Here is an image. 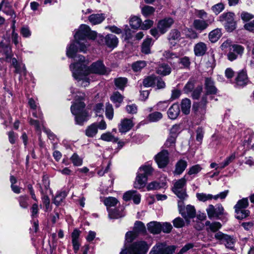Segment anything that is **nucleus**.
<instances>
[{
	"label": "nucleus",
	"instance_id": "7c9ffc66",
	"mask_svg": "<svg viewBox=\"0 0 254 254\" xmlns=\"http://www.w3.org/2000/svg\"><path fill=\"white\" fill-rule=\"evenodd\" d=\"M205 226L207 227L206 230L207 232L211 231L212 232H217L222 226L221 223L219 222L211 223L209 221L205 222Z\"/></svg>",
	"mask_w": 254,
	"mask_h": 254
},
{
	"label": "nucleus",
	"instance_id": "9b49d317",
	"mask_svg": "<svg viewBox=\"0 0 254 254\" xmlns=\"http://www.w3.org/2000/svg\"><path fill=\"white\" fill-rule=\"evenodd\" d=\"M183 203V201L178 202L179 211L182 216L186 219L194 218L196 216V211L194 207L190 205H188L185 208H183L181 207V205Z\"/></svg>",
	"mask_w": 254,
	"mask_h": 254
},
{
	"label": "nucleus",
	"instance_id": "e2e57ef3",
	"mask_svg": "<svg viewBox=\"0 0 254 254\" xmlns=\"http://www.w3.org/2000/svg\"><path fill=\"white\" fill-rule=\"evenodd\" d=\"M137 234L135 232L129 231L126 234V241L128 243L131 242L136 237Z\"/></svg>",
	"mask_w": 254,
	"mask_h": 254
},
{
	"label": "nucleus",
	"instance_id": "72a5a7b5",
	"mask_svg": "<svg viewBox=\"0 0 254 254\" xmlns=\"http://www.w3.org/2000/svg\"><path fill=\"white\" fill-rule=\"evenodd\" d=\"M221 34V29L218 28L215 29L209 33L208 35L209 39L211 42L214 43L217 41L220 38Z\"/></svg>",
	"mask_w": 254,
	"mask_h": 254
},
{
	"label": "nucleus",
	"instance_id": "a211bd4d",
	"mask_svg": "<svg viewBox=\"0 0 254 254\" xmlns=\"http://www.w3.org/2000/svg\"><path fill=\"white\" fill-rule=\"evenodd\" d=\"M178 126H173L171 129L170 135L167 139L165 145L166 147H173L175 146L176 138L177 137L176 132L178 129Z\"/></svg>",
	"mask_w": 254,
	"mask_h": 254
},
{
	"label": "nucleus",
	"instance_id": "6e6552de",
	"mask_svg": "<svg viewBox=\"0 0 254 254\" xmlns=\"http://www.w3.org/2000/svg\"><path fill=\"white\" fill-rule=\"evenodd\" d=\"M187 180L186 176L176 181L173 188V191L177 196L181 199H184L187 197L186 186Z\"/></svg>",
	"mask_w": 254,
	"mask_h": 254
},
{
	"label": "nucleus",
	"instance_id": "37998d69",
	"mask_svg": "<svg viewBox=\"0 0 254 254\" xmlns=\"http://www.w3.org/2000/svg\"><path fill=\"white\" fill-rule=\"evenodd\" d=\"M11 61L12 64L15 69V72L17 73H22L24 74L26 73V68L24 65L23 66L22 68H21L20 65L18 64L16 58H13L11 59L10 62Z\"/></svg>",
	"mask_w": 254,
	"mask_h": 254
},
{
	"label": "nucleus",
	"instance_id": "c85d7f7f",
	"mask_svg": "<svg viewBox=\"0 0 254 254\" xmlns=\"http://www.w3.org/2000/svg\"><path fill=\"white\" fill-rule=\"evenodd\" d=\"M188 165L187 162L184 160H180L175 165V170L174 171L175 175H181L186 169Z\"/></svg>",
	"mask_w": 254,
	"mask_h": 254
},
{
	"label": "nucleus",
	"instance_id": "a878e982",
	"mask_svg": "<svg viewBox=\"0 0 254 254\" xmlns=\"http://www.w3.org/2000/svg\"><path fill=\"white\" fill-rule=\"evenodd\" d=\"M105 19V15L103 13L92 14L88 17V20L93 25L101 23Z\"/></svg>",
	"mask_w": 254,
	"mask_h": 254
},
{
	"label": "nucleus",
	"instance_id": "49530a36",
	"mask_svg": "<svg viewBox=\"0 0 254 254\" xmlns=\"http://www.w3.org/2000/svg\"><path fill=\"white\" fill-rule=\"evenodd\" d=\"M156 77L155 75H151L144 78L143 81V85L145 87H150L155 85Z\"/></svg>",
	"mask_w": 254,
	"mask_h": 254
},
{
	"label": "nucleus",
	"instance_id": "338daca9",
	"mask_svg": "<svg viewBox=\"0 0 254 254\" xmlns=\"http://www.w3.org/2000/svg\"><path fill=\"white\" fill-rule=\"evenodd\" d=\"M172 229V226L170 223L164 222L161 224V231L165 233H169Z\"/></svg>",
	"mask_w": 254,
	"mask_h": 254
},
{
	"label": "nucleus",
	"instance_id": "13d9d810",
	"mask_svg": "<svg viewBox=\"0 0 254 254\" xmlns=\"http://www.w3.org/2000/svg\"><path fill=\"white\" fill-rule=\"evenodd\" d=\"M224 9V5L222 2L217 3L213 5L211 7L212 11L216 14L218 15Z\"/></svg>",
	"mask_w": 254,
	"mask_h": 254
},
{
	"label": "nucleus",
	"instance_id": "393cba45",
	"mask_svg": "<svg viewBox=\"0 0 254 254\" xmlns=\"http://www.w3.org/2000/svg\"><path fill=\"white\" fill-rule=\"evenodd\" d=\"M105 41L106 45L110 48L116 47L118 44V39L114 35L109 34L105 37Z\"/></svg>",
	"mask_w": 254,
	"mask_h": 254
},
{
	"label": "nucleus",
	"instance_id": "cd10ccee",
	"mask_svg": "<svg viewBox=\"0 0 254 254\" xmlns=\"http://www.w3.org/2000/svg\"><path fill=\"white\" fill-rule=\"evenodd\" d=\"M79 50V46L78 45L76 41L71 43L70 46L67 48L66 55L70 58H74L75 57V54Z\"/></svg>",
	"mask_w": 254,
	"mask_h": 254
},
{
	"label": "nucleus",
	"instance_id": "20e7f679",
	"mask_svg": "<svg viewBox=\"0 0 254 254\" xmlns=\"http://www.w3.org/2000/svg\"><path fill=\"white\" fill-rule=\"evenodd\" d=\"M97 33L91 31L90 27L85 24H82L78 31L74 35L76 43L79 46V51L85 53L89 44L86 40V38L94 39L96 37Z\"/></svg>",
	"mask_w": 254,
	"mask_h": 254
},
{
	"label": "nucleus",
	"instance_id": "de8ad7c7",
	"mask_svg": "<svg viewBox=\"0 0 254 254\" xmlns=\"http://www.w3.org/2000/svg\"><path fill=\"white\" fill-rule=\"evenodd\" d=\"M129 22L132 28L137 29L141 27L142 20L140 18L134 16L130 18Z\"/></svg>",
	"mask_w": 254,
	"mask_h": 254
},
{
	"label": "nucleus",
	"instance_id": "f704fd0d",
	"mask_svg": "<svg viewBox=\"0 0 254 254\" xmlns=\"http://www.w3.org/2000/svg\"><path fill=\"white\" fill-rule=\"evenodd\" d=\"M98 132L97 123H93L88 126L85 130V134L89 137H93Z\"/></svg>",
	"mask_w": 254,
	"mask_h": 254
},
{
	"label": "nucleus",
	"instance_id": "1a4fd4ad",
	"mask_svg": "<svg viewBox=\"0 0 254 254\" xmlns=\"http://www.w3.org/2000/svg\"><path fill=\"white\" fill-rule=\"evenodd\" d=\"M176 247L169 246L166 243H158L152 248L149 254H173Z\"/></svg>",
	"mask_w": 254,
	"mask_h": 254
},
{
	"label": "nucleus",
	"instance_id": "864d4df0",
	"mask_svg": "<svg viewBox=\"0 0 254 254\" xmlns=\"http://www.w3.org/2000/svg\"><path fill=\"white\" fill-rule=\"evenodd\" d=\"M240 17L244 22H248L254 19V15L247 11H242L241 13Z\"/></svg>",
	"mask_w": 254,
	"mask_h": 254
},
{
	"label": "nucleus",
	"instance_id": "5701e85b",
	"mask_svg": "<svg viewBox=\"0 0 254 254\" xmlns=\"http://www.w3.org/2000/svg\"><path fill=\"white\" fill-rule=\"evenodd\" d=\"M180 113V106L178 104H173L168 111L169 118L172 120L176 119Z\"/></svg>",
	"mask_w": 254,
	"mask_h": 254
},
{
	"label": "nucleus",
	"instance_id": "473e14b6",
	"mask_svg": "<svg viewBox=\"0 0 254 254\" xmlns=\"http://www.w3.org/2000/svg\"><path fill=\"white\" fill-rule=\"evenodd\" d=\"M181 106L182 111L184 114L188 115L190 113L191 101L189 99L185 98L183 99L181 102Z\"/></svg>",
	"mask_w": 254,
	"mask_h": 254
},
{
	"label": "nucleus",
	"instance_id": "0e129e2a",
	"mask_svg": "<svg viewBox=\"0 0 254 254\" xmlns=\"http://www.w3.org/2000/svg\"><path fill=\"white\" fill-rule=\"evenodd\" d=\"M28 198L27 196L23 195L20 196L19 197L18 200L20 206L23 208H27L28 206Z\"/></svg>",
	"mask_w": 254,
	"mask_h": 254
},
{
	"label": "nucleus",
	"instance_id": "ddd939ff",
	"mask_svg": "<svg viewBox=\"0 0 254 254\" xmlns=\"http://www.w3.org/2000/svg\"><path fill=\"white\" fill-rule=\"evenodd\" d=\"M169 153L166 150H163L155 156V160L159 168L165 167L169 163Z\"/></svg>",
	"mask_w": 254,
	"mask_h": 254
},
{
	"label": "nucleus",
	"instance_id": "7ed1b4c3",
	"mask_svg": "<svg viewBox=\"0 0 254 254\" xmlns=\"http://www.w3.org/2000/svg\"><path fill=\"white\" fill-rule=\"evenodd\" d=\"M75 103L70 107L71 113L75 116V121L77 125L82 126L87 122L89 118L88 113L85 109V104L82 101L85 97V94L78 92Z\"/></svg>",
	"mask_w": 254,
	"mask_h": 254
},
{
	"label": "nucleus",
	"instance_id": "bb28decb",
	"mask_svg": "<svg viewBox=\"0 0 254 254\" xmlns=\"http://www.w3.org/2000/svg\"><path fill=\"white\" fill-rule=\"evenodd\" d=\"M163 56L164 58L172 65L175 66V63L174 61L175 60L178 59L179 58L178 54L176 53H174L170 51H165L163 54Z\"/></svg>",
	"mask_w": 254,
	"mask_h": 254
},
{
	"label": "nucleus",
	"instance_id": "423d86ee",
	"mask_svg": "<svg viewBox=\"0 0 254 254\" xmlns=\"http://www.w3.org/2000/svg\"><path fill=\"white\" fill-rule=\"evenodd\" d=\"M235 14L232 12L223 13L219 17V21L224 25L228 32H232L236 28L237 22Z\"/></svg>",
	"mask_w": 254,
	"mask_h": 254
},
{
	"label": "nucleus",
	"instance_id": "a19ab883",
	"mask_svg": "<svg viewBox=\"0 0 254 254\" xmlns=\"http://www.w3.org/2000/svg\"><path fill=\"white\" fill-rule=\"evenodd\" d=\"M163 117V115L159 112H154L150 114L148 117L147 119L150 122H156L160 120Z\"/></svg>",
	"mask_w": 254,
	"mask_h": 254
},
{
	"label": "nucleus",
	"instance_id": "69168bd1",
	"mask_svg": "<svg viewBox=\"0 0 254 254\" xmlns=\"http://www.w3.org/2000/svg\"><path fill=\"white\" fill-rule=\"evenodd\" d=\"M230 50L233 51L238 55L243 53L244 48L240 45H234L230 47Z\"/></svg>",
	"mask_w": 254,
	"mask_h": 254
},
{
	"label": "nucleus",
	"instance_id": "6e6d98bb",
	"mask_svg": "<svg viewBox=\"0 0 254 254\" xmlns=\"http://www.w3.org/2000/svg\"><path fill=\"white\" fill-rule=\"evenodd\" d=\"M70 160L74 166H79L82 164V159L76 153L71 156Z\"/></svg>",
	"mask_w": 254,
	"mask_h": 254
},
{
	"label": "nucleus",
	"instance_id": "b1692460",
	"mask_svg": "<svg viewBox=\"0 0 254 254\" xmlns=\"http://www.w3.org/2000/svg\"><path fill=\"white\" fill-rule=\"evenodd\" d=\"M248 82L247 74L244 70L240 72L236 78V84L237 86H243Z\"/></svg>",
	"mask_w": 254,
	"mask_h": 254
},
{
	"label": "nucleus",
	"instance_id": "f3484780",
	"mask_svg": "<svg viewBox=\"0 0 254 254\" xmlns=\"http://www.w3.org/2000/svg\"><path fill=\"white\" fill-rule=\"evenodd\" d=\"M212 21H210V20H202V19H195L194 20L192 25L194 28H195L196 30H198L200 32H202V31L205 30L208 26L212 22Z\"/></svg>",
	"mask_w": 254,
	"mask_h": 254
},
{
	"label": "nucleus",
	"instance_id": "412c9836",
	"mask_svg": "<svg viewBox=\"0 0 254 254\" xmlns=\"http://www.w3.org/2000/svg\"><path fill=\"white\" fill-rule=\"evenodd\" d=\"M148 231L153 234H158L161 232V223L152 221L147 224Z\"/></svg>",
	"mask_w": 254,
	"mask_h": 254
},
{
	"label": "nucleus",
	"instance_id": "79ce46f5",
	"mask_svg": "<svg viewBox=\"0 0 254 254\" xmlns=\"http://www.w3.org/2000/svg\"><path fill=\"white\" fill-rule=\"evenodd\" d=\"M155 9L152 6L145 5L141 8V13L143 16L147 17L153 15L155 12Z\"/></svg>",
	"mask_w": 254,
	"mask_h": 254
},
{
	"label": "nucleus",
	"instance_id": "f03ea898",
	"mask_svg": "<svg viewBox=\"0 0 254 254\" xmlns=\"http://www.w3.org/2000/svg\"><path fill=\"white\" fill-rule=\"evenodd\" d=\"M204 89L205 93L202 96L200 102H194L192 106V109L195 115L200 117L204 116L206 113L207 96L216 94L217 93L215 82L211 78L207 77L205 79Z\"/></svg>",
	"mask_w": 254,
	"mask_h": 254
},
{
	"label": "nucleus",
	"instance_id": "9d476101",
	"mask_svg": "<svg viewBox=\"0 0 254 254\" xmlns=\"http://www.w3.org/2000/svg\"><path fill=\"white\" fill-rule=\"evenodd\" d=\"M215 238L220 240L221 243L224 244L228 248H233L236 242L235 239L232 236L218 232L215 234Z\"/></svg>",
	"mask_w": 254,
	"mask_h": 254
},
{
	"label": "nucleus",
	"instance_id": "4468645a",
	"mask_svg": "<svg viewBox=\"0 0 254 254\" xmlns=\"http://www.w3.org/2000/svg\"><path fill=\"white\" fill-rule=\"evenodd\" d=\"M134 124L131 119L125 118L121 121L118 125V129L121 133H126L131 129Z\"/></svg>",
	"mask_w": 254,
	"mask_h": 254
},
{
	"label": "nucleus",
	"instance_id": "4c0bfd02",
	"mask_svg": "<svg viewBox=\"0 0 254 254\" xmlns=\"http://www.w3.org/2000/svg\"><path fill=\"white\" fill-rule=\"evenodd\" d=\"M133 231L135 232L138 235L139 233H145L146 232V228L142 222L137 221L134 223Z\"/></svg>",
	"mask_w": 254,
	"mask_h": 254
},
{
	"label": "nucleus",
	"instance_id": "680f3d73",
	"mask_svg": "<svg viewBox=\"0 0 254 254\" xmlns=\"http://www.w3.org/2000/svg\"><path fill=\"white\" fill-rule=\"evenodd\" d=\"M202 91V87L201 85H199L197 86L194 90L192 91V93L191 94V96L194 99H198L199 98L200 95Z\"/></svg>",
	"mask_w": 254,
	"mask_h": 254
},
{
	"label": "nucleus",
	"instance_id": "0eeeda50",
	"mask_svg": "<svg viewBox=\"0 0 254 254\" xmlns=\"http://www.w3.org/2000/svg\"><path fill=\"white\" fill-rule=\"evenodd\" d=\"M248 205L249 201L247 198H243L237 202L234 206L237 219L241 220L249 215L250 211L245 209Z\"/></svg>",
	"mask_w": 254,
	"mask_h": 254
},
{
	"label": "nucleus",
	"instance_id": "ea45409f",
	"mask_svg": "<svg viewBox=\"0 0 254 254\" xmlns=\"http://www.w3.org/2000/svg\"><path fill=\"white\" fill-rule=\"evenodd\" d=\"M151 42L152 39L150 38H147L144 41L142 45L141 51L142 53L146 54L150 53Z\"/></svg>",
	"mask_w": 254,
	"mask_h": 254
},
{
	"label": "nucleus",
	"instance_id": "8fccbe9b",
	"mask_svg": "<svg viewBox=\"0 0 254 254\" xmlns=\"http://www.w3.org/2000/svg\"><path fill=\"white\" fill-rule=\"evenodd\" d=\"M196 196L197 199L200 201L205 202L207 200L213 199V195L211 194H206L204 193H197Z\"/></svg>",
	"mask_w": 254,
	"mask_h": 254
},
{
	"label": "nucleus",
	"instance_id": "dca6fc26",
	"mask_svg": "<svg viewBox=\"0 0 254 254\" xmlns=\"http://www.w3.org/2000/svg\"><path fill=\"white\" fill-rule=\"evenodd\" d=\"M140 195L136 190H131L126 192L123 195V199L125 201H128L132 199L133 202L138 204L140 202Z\"/></svg>",
	"mask_w": 254,
	"mask_h": 254
},
{
	"label": "nucleus",
	"instance_id": "774afa93",
	"mask_svg": "<svg viewBox=\"0 0 254 254\" xmlns=\"http://www.w3.org/2000/svg\"><path fill=\"white\" fill-rule=\"evenodd\" d=\"M201 169L200 165H195L190 169L188 173L190 175L196 174L201 171Z\"/></svg>",
	"mask_w": 254,
	"mask_h": 254
},
{
	"label": "nucleus",
	"instance_id": "aec40b11",
	"mask_svg": "<svg viewBox=\"0 0 254 254\" xmlns=\"http://www.w3.org/2000/svg\"><path fill=\"white\" fill-rule=\"evenodd\" d=\"M168 39L172 45L175 46L181 39L180 32L177 29H172L168 35Z\"/></svg>",
	"mask_w": 254,
	"mask_h": 254
},
{
	"label": "nucleus",
	"instance_id": "4be33fe9",
	"mask_svg": "<svg viewBox=\"0 0 254 254\" xmlns=\"http://www.w3.org/2000/svg\"><path fill=\"white\" fill-rule=\"evenodd\" d=\"M147 180L146 176H143L142 174L139 172L134 184V188L138 189L143 188L146 185Z\"/></svg>",
	"mask_w": 254,
	"mask_h": 254
},
{
	"label": "nucleus",
	"instance_id": "bf43d9fd",
	"mask_svg": "<svg viewBox=\"0 0 254 254\" xmlns=\"http://www.w3.org/2000/svg\"><path fill=\"white\" fill-rule=\"evenodd\" d=\"M106 116L109 120H112L114 116V110L112 105L108 104L106 106Z\"/></svg>",
	"mask_w": 254,
	"mask_h": 254
},
{
	"label": "nucleus",
	"instance_id": "603ef678",
	"mask_svg": "<svg viewBox=\"0 0 254 254\" xmlns=\"http://www.w3.org/2000/svg\"><path fill=\"white\" fill-rule=\"evenodd\" d=\"M118 203L117 199L114 197H108L105 198L104 204L107 207L114 206Z\"/></svg>",
	"mask_w": 254,
	"mask_h": 254
},
{
	"label": "nucleus",
	"instance_id": "6ab92c4d",
	"mask_svg": "<svg viewBox=\"0 0 254 254\" xmlns=\"http://www.w3.org/2000/svg\"><path fill=\"white\" fill-rule=\"evenodd\" d=\"M207 50L206 44L202 42H199L196 44L193 47V52L196 57H200L204 55Z\"/></svg>",
	"mask_w": 254,
	"mask_h": 254
},
{
	"label": "nucleus",
	"instance_id": "c03bdc74",
	"mask_svg": "<svg viewBox=\"0 0 254 254\" xmlns=\"http://www.w3.org/2000/svg\"><path fill=\"white\" fill-rule=\"evenodd\" d=\"M114 81L116 87L121 90H123L127 83V80L125 77H119L115 79Z\"/></svg>",
	"mask_w": 254,
	"mask_h": 254
},
{
	"label": "nucleus",
	"instance_id": "f257e3e1",
	"mask_svg": "<svg viewBox=\"0 0 254 254\" xmlns=\"http://www.w3.org/2000/svg\"><path fill=\"white\" fill-rule=\"evenodd\" d=\"M69 68L72 71V76L77 78H82L83 74L95 73L104 75L107 73L106 67L102 61L93 63L90 66H87L80 63L70 64Z\"/></svg>",
	"mask_w": 254,
	"mask_h": 254
},
{
	"label": "nucleus",
	"instance_id": "c756f323",
	"mask_svg": "<svg viewBox=\"0 0 254 254\" xmlns=\"http://www.w3.org/2000/svg\"><path fill=\"white\" fill-rule=\"evenodd\" d=\"M124 208L122 207L120 208L109 209V217L111 219H118L125 216Z\"/></svg>",
	"mask_w": 254,
	"mask_h": 254
},
{
	"label": "nucleus",
	"instance_id": "e433bc0d",
	"mask_svg": "<svg viewBox=\"0 0 254 254\" xmlns=\"http://www.w3.org/2000/svg\"><path fill=\"white\" fill-rule=\"evenodd\" d=\"M0 46L4 49V52L5 55L6 62H9L13 56L11 47L9 45H6L4 46L2 42L0 43Z\"/></svg>",
	"mask_w": 254,
	"mask_h": 254
},
{
	"label": "nucleus",
	"instance_id": "c9c22d12",
	"mask_svg": "<svg viewBox=\"0 0 254 254\" xmlns=\"http://www.w3.org/2000/svg\"><path fill=\"white\" fill-rule=\"evenodd\" d=\"M178 63L180 65V68L189 69L190 65V60L189 57L185 56L179 58Z\"/></svg>",
	"mask_w": 254,
	"mask_h": 254
},
{
	"label": "nucleus",
	"instance_id": "4d7b16f0",
	"mask_svg": "<svg viewBox=\"0 0 254 254\" xmlns=\"http://www.w3.org/2000/svg\"><path fill=\"white\" fill-rule=\"evenodd\" d=\"M111 100L115 103L120 104L123 101V97L119 92H115L111 97Z\"/></svg>",
	"mask_w": 254,
	"mask_h": 254
},
{
	"label": "nucleus",
	"instance_id": "5fc2aeb1",
	"mask_svg": "<svg viewBox=\"0 0 254 254\" xmlns=\"http://www.w3.org/2000/svg\"><path fill=\"white\" fill-rule=\"evenodd\" d=\"M66 196V193L65 191H62L57 194L54 199V203L57 205H59L64 199L65 196Z\"/></svg>",
	"mask_w": 254,
	"mask_h": 254
},
{
	"label": "nucleus",
	"instance_id": "2eb2a0df",
	"mask_svg": "<svg viewBox=\"0 0 254 254\" xmlns=\"http://www.w3.org/2000/svg\"><path fill=\"white\" fill-rule=\"evenodd\" d=\"M174 20L171 18H165L160 20L157 25L159 32L161 34H164L167 32L168 29L173 24Z\"/></svg>",
	"mask_w": 254,
	"mask_h": 254
},
{
	"label": "nucleus",
	"instance_id": "39448f33",
	"mask_svg": "<svg viewBox=\"0 0 254 254\" xmlns=\"http://www.w3.org/2000/svg\"><path fill=\"white\" fill-rule=\"evenodd\" d=\"M149 246L143 241L132 244L128 248L122 250L120 254H146Z\"/></svg>",
	"mask_w": 254,
	"mask_h": 254
},
{
	"label": "nucleus",
	"instance_id": "09e8293b",
	"mask_svg": "<svg viewBox=\"0 0 254 254\" xmlns=\"http://www.w3.org/2000/svg\"><path fill=\"white\" fill-rule=\"evenodd\" d=\"M146 65V62L144 61H139L132 64V68L134 71L137 72L140 71Z\"/></svg>",
	"mask_w": 254,
	"mask_h": 254
},
{
	"label": "nucleus",
	"instance_id": "052dcab7",
	"mask_svg": "<svg viewBox=\"0 0 254 254\" xmlns=\"http://www.w3.org/2000/svg\"><path fill=\"white\" fill-rule=\"evenodd\" d=\"M194 81L189 80L184 86L183 90L186 93H189L192 91V90L194 89Z\"/></svg>",
	"mask_w": 254,
	"mask_h": 254
},
{
	"label": "nucleus",
	"instance_id": "3c124183",
	"mask_svg": "<svg viewBox=\"0 0 254 254\" xmlns=\"http://www.w3.org/2000/svg\"><path fill=\"white\" fill-rule=\"evenodd\" d=\"M101 139L104 141H113L114 142H116L118 140V138L112 135L109 132L102 134L101 136Z\"/></svg>",
	"mask_w": 254,
	"mask_h": 254
},
{
	"label": "nucleus",
	"instance_id": "2f4dec72",
	"mask_svg": "<svg viewBox=\"0 0 254 254\" xmlns=\"http://www.w3.org/2000/svg\"><path fill=\"white\" fill-rule=\"evenodd\" d=\"M156 72L158 74L165 76L169 75L171 72V68L166 64H160L157 68Z\"/></svg>",
	"mask_w": 254,
	"mask_h": 254
},
{
	"label": "nucleus",
	"instance_id": "58836bf2",
	"mask_svg": "<svg viewBox=\"0 0 254 254\" xmlns=\"http://www.w3.org/2000/svg\"><path fill=\"white\" fill-rule=\"evenodd\" d=\"M139 170V173L142 174L143 176H146V178H147L148 176L151 175L153 172V169L149 164L141 166Z\"/></svg>",
	"mask_w": 254,
	"mask_h": 254
},
{
	"label": "nucleus",
	"instance_id": "f8f14e48",
	"mask_svg": "<svg viewBox=\"0 0 254 254\" xmlns=\"http://www.w3.org/2000/svg\"><path fill=\"white\" fill-rule=\"evenodd\" d=\"M206 211L209 218H218L223 214L224 209L220 204L217 205L215 207L212 204H209Z\"/></svg>",
	"mask_w": 254,
	"mask_h": 254
},
{
	"label": "nucleus",
	"instance_id": "a18cd8bd",
	"mask_svg": "<svg viewBox=\"0 0 254 254\" xmlns=\"http://www.w3.org/2000/svg\"><path fill=\"white\" fill-rule=\"evenodd\" d=\"M235 153H234L232 154L230 156L227 157L226 159L224 161V162L220 163V166L216 168V169H217L218 168H219L221 169L224 168L229 164H230L231 162H232L235 160Z\"/></svg>",
	"mask_w": 254,
	"mask_h": 254
}]
</instances>
